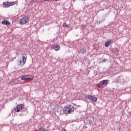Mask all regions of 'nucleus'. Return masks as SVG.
I'll return each instance as SVG.
<instances>
[{"label": "nucleus", "mask_w": 131, "mask_h": 131, "mask_svg": "<svg viewBox=\"0 0 131 131\" xmlns=\"http://www.w3.org/2000/svg\"><path fill=\"white\" fill-rule=\"evenodd\" d=\"M18 65L19 66H20V67H22V66H24V65H25V63L24 62H23L22 63V61L21 60H20L19 62H18Z\"/></svg>", "instance_id": "4468645a"}, {"label": "nucleus", "mask_w": 131, "mask_h": 131, "mask_svg": "<svg viewBox=\"0 0 131 131\" xmlns=\"http://www.w3.org/2000/svg\"><path fill=\"white\" fill-rule=\"evenodd\" d=\"M2 24L3 25H6V26H9V25H11V23L7 19H4L2 21Z\"/></svg>", "instance_id": "423d86ee"}, {"label": "nucleus", "mask_w": 131, "mask_h": 131, "mask_svg": "<svg viewBox=\"0 0 131 131\" xmlns=\"http://www.w3.org/2000/svg\"><path fill=\"white\" fill-rule=\"evenodd\" d=\"M3 8H9L10 7L9 2H4L3 3Z\"/></svg>", "instance_id": "9d476101"}, {"label": "nucleus", "mask_w": 131, "mask_h": 131, "mask_svg": "<svg viewBox=\"0 0 131 131\" xmlns=\"http://www.w3.org/2000/svg\"><path fill=\"white\" fill-rule=\"evenodd\" d=\"M61 131H66V129L63 128V129H62Z\"/></svg>", "instance_id": "393cba45"}, {"label": "nucleus", "mask_w": 131, "mask_h": 131, "mask_svg": "<svg viewBox=\"0 0 131 131\" xmlns=\"http://www.w3.org/2000/svg\"><path fill=\"white\" fill-rule=\"evenodd\" d=\"M81 27H82V28H85V26H84V25H82V26H81Z\"/></svg>", "instance_id": "412c9836"}, {"label": "nucleus", "mask_w": 131, "mask_h": 131, "mask_svg": "<svg viewBox=\"0 0 131 131\" xmlns=\"http://www.w3.org/2000/svg\"><path fill=\"white\" fill-rule=\"evenodd\" d=\"M118 131H122V128H119Z\"/></svg>", "instance_id": "b1692460"}, {"label": "nucleus", "mask_w": 131, "mask_h": 131, "mask_svg": "<svg viewBox=\"0 0 131 131\" xmlns=\"http://www.w3.org/2000/svg\"><path fill=\"white\" fill-rule=\"evenodd\" d=\"M63 110L64 114H70V113L74 111V107L71 105H69L64 106Z\"/></svg>", "instance_id": "f257e3e1"}, {"label": "nucleus", "mask_w": 131, "mask_h": 131, "mask_svg": "<svg viewBox=\"0 0 131 131\" xmlns=\"http://www.w3.org/2000/svg\"><path fill=\"white\" fill-rule=\"evenodd\" d=\"M40 131H45V128L43 127H41L39 128Z\"/></svg>", "instance_id": "6ab92c4d"}, {"label": "nucleus", "mask_w": 131, "mask_h": 131, "mask_svg": "<svg viewBox=\"0 0 131 131\" xmlns=\"http://www.w3.org/2000/svg\"><path fill=\"white\" fill-rule=\"evenodd\" d=\"M97 86L99 89H102V86H103V85L102 83L100 82L97 84Z\"/></svg>", "instance_id": "2eb2a0df"}, {"label": "nucleus", "mask_w": 131, "mask_h": 131, "mask_svg": "<svg viewBox=\"0 0 131 131\" xmlns=\"http://www.w3.org/2000/svg\"><path fill=\"white\" fill-rule=\"evenodd\" d=\"M62 26H63V27H69V25H67L66 23H64Z\"/></svg>", "instance_id": "f3484780"}, {"label": "nucleus", "mask_w": 131, "mask_h": 131, "mask_svg": "<svg viewBox=\"0 0 131 131\" xmlns=\"http://www.w3.org/2000/svg\"><path fill=\"white\" fill-rule=\"evenodd\" d=\"M23 57V63H26V60H27V56L26 55V54H22Z\"/></svg>", "instance_id": "6e6552de"}, {"label": "nucleus", "mask_w": 131, "mask_h": 131, "mask_svg": "<svg viewBox=\"0 0 131 131\" xmlns=\"http://www.w3.org/2000/svg\"><path fill=\"white\" fill-rule=\"evenodd\" d=\"M104 21H105V19H101V20L100 21L103 23V22H104Z\"/></svg>", "instance_id": "4be33fe9"}, {"label": "nucleus", "mask_w": 131, "mask_h": 131, "mask_svg": "<svg viewBox=\"0 0 131 131\" xmlns=\"http://www.w3.org/2000/svg\"><path fill=\"white\" fill-rule=\"evenodd\" d=\"M80 53L81 54H85L86 53V49L84 48H82L80 50Z\"/></svg>", "instance_id": "9b49d317"}, {"label": "nucleus", "mask_w": 131, "mask_h": 131, "mask_svg": "<svg viewBox=\"0 0 131 131\" xmlns=\"http://www.w3.org/2000/svg\"><path fill=\"white\" fill-rule=\"evenodd\" d=\"M23 108H24V104H18L16 106L15 108H14V111L15 112H20V111H22L23 110Z\"/></svg>", "instance_id": "f03ea898"}, {"label": "nucleus", "mask_w": 131, "mask_h": 131, "mask_svg": "<svg viewBox=\"0 0 131 131\" xmlns=\"http://www.w3.org/2000/svg\"><path fill=\"white\" fill-rule=\"evenodd\" d=\"M97 24L98 25H100V24H101V21H99L98 22H97Z\"/></svg>", "instance_id": "aec40b11"}, {"label": "nucleus", "mask_w": 131, "mask_h": 131, "mask_svg": "<svg viewBox=\"0 0 131 131\" xmlns=\"http://www.w3.org/2000/svg\"><path fill=\"white\" fill-rule=\"evenodd\" d=\"M50 0H44V2H49Z\"/></svg>", "instance_id": "a878e982"}, {"label": "nucleus", "mask_w": 131, "mask_h": 131, "mask_svg": "<svg viewBox=\"0 0 131 131\" xmlns=\"http://www.w3.org/2000/svg\"><path fill=\"white\" fill-rule=\"evenodd\" d=\"M102 61V62H106V59H103Z\"/></svg>", "instance_id": "5701e85b"}, {"label": "nucleus", "mask_w": 131, "mask_h": 131, "mask_svg": "<svg viewBox=\"0 0 131 131\" xmlns=\"http://www.w3.org/2000/svg\"><path fill=\"white\" fill-rule=\"evenodd\" d=\"M34 77L33 76L31 75H25V76H23L21 77L20 79L21 80H26L27 79H33Z\"/></svg>", "instance_id": "39448f33"}, {"label": "nucleus", "mask_w": 131, "mask_h": 131, "mask_svg": "<svg viewBox=\"0 0 131 131\" xmlns=\"http://www.w3.org/2000/svg\"><path fill=\"white\" fill-rule=\"evenodd\" d=\"M36 1H38V0H36Z\"/></svg>", "instance_id": "c85d7f7f"}, {"label": "nucleus", "mask_w": 131, "mask_h": 131, "mask_svg": "<svg viewBox=\"0 0 131 131\" xmlns=\"http://www.w3.org/2000/svg\"><path fill=\"white\" fill-rule=\"evenodd\" d=\"M54 1H55V2H58V1H59L60 0H54Z\"/></svg>", "instance_id": "bb28decb"}, {"label": "nucleus", "mask_w": 131, "mask_h": 131, "mask_svg": "<svg viewBox=\"0 0 131 131\" xmlns=\"http://www.w3.org/2000/svg\"><path fill=\"white\" fill-rule=\"evenodd\" d=\"M113 53H114L115 55H118V49L116 48L115 49H113Z\"/></svg>", "instance_id": "f8f14e48"}, {"label": "nucleus", "mask_w": 131, "mask_h": 131, "mask_svg": "<svg viewBox=\"0 0 131 131\" xmlns=\"http://www.w3.org/2000/svg\"><path fill=\"white\" fill-rule=\"evenodd\" d=\"M88 124H89V125H92V124H93V122L91 120H89L87 122Z\"/></svg>", "instance_id": "a211bd4d"}, {"label": "nucleus", "mask_w": 131, "mask_h": 131, "mask_svg": "<svg viewBox=\"0 0 131 131\" xmlns=\"http://www.w3.org/2000/svg\"><path fill=\"white\" fill-rule=\"evenodd\" d=\"M110 41H111V40H110V41H107L105 42V48H108V47H109V46L111 45V42H110Z\"/></svg>", "instance_id": "ddd939ff"}, {"label": "nucleus", "mask_w": 131, "mask_h": 131, "mask_svg": "<svg viewBox=\"0 0 131 131\" xmlns=\"http://www.w3.org/2000/svg\"><path fill=\"white\" fill-rule=\"evenodd\" d=\"M100 82L102 85H107V84H108L109 83V80H103Z\"/></svg>", "instance_id": "1a4fd4ad"}, {"label": "nucleus", "mask_w": 131, "mask_h": 131, "mask_svg": "<svg viewBox=\"0 0 131 131\" xmlns=\"http://www.w3.org/2000/svg\"><path fill=\"white\" fill-rule=\"evenodd\" d=\"M9 7H11L12 6H14V5H15V2H9Z\"/></svg>", "instance_id": "dca6fc26"}, {"label": "nucleus", "mask_w": 131, "mask_h": 131, "mask_svg": "<svg viewBox=\"0 0 131 131\" xmlns=\"http://www.w3.org/2000/svg\"><path fill=\"white\" fill-rule=\"evenodd\" d=\"M85 98H86V99H89V100H91L92 102H94V103H96V102L98 101V98H97V97H95L90 95H86Z\"/></svg>", "instance_id": "7ed1b4c3"}, {"label": "nucleus", "mask_w": 131, "mask_h": 131, "mask_svg": "<svg viewBox=\"0 0 131 131\" xmlns=\"http://www.w3.org/2000/svg\"><path fill=\"white\" fill-rule=\"evenodd\" d=\"M78 107H80V105H78Z\"/></svg>", "instance_id": "cd10ccee"}, {"label": "nucleus", "mask_w": 131, "mask_h": 131, "mask_svg": "<svg viewBox=\"0 0 131 131\" xmlns=\"http://www.w3.org/2000/svg\"><path fill=\"white\" fill-rule=\"evenodd\" d=\"M60 45H52L51 47V50H55V51H59V50H60Z\"/></svg>", "instance_id": "0eeeda50"}, {"label": "nucleus", "mask_w": 131, "mask_h": 131, "mask_svg": "<svg viewBox=\"0 0 131 131\" xmlns=\"http://www.w3.org/2000/svg\"><path fill=\"white\" fill-rule=\"evenodd\" d=\"M29 22V19L27 17H24L19 21V24L21 25H24L26 23Z\"/></svg>", "instance_id": "20e7f679"}]
</instances>
